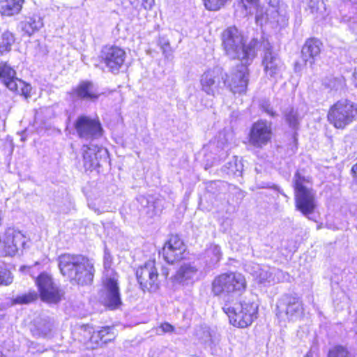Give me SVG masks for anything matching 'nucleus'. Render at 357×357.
<instances>
[{"label": "nucleus", "instance_id": "nucleus-12", "mask_svg": "<svg viewBox=\"0 0 357 357\" xmlns=\"http://www.w3.org/2000/svg\"><path fill=\"white\" fill-rule=\"evenodd\" d=\"M225 75L222 68L215 67L206 70L200 77L202 90L206 94L215 96L220 93L223 85Z\"/></svg>", "mask_w": 357, "mask_h": 357}, {"label": "nucleus", "instance_id": "nucleus-36", "mask_svg": "<svg viewBox=\"0 0 357 357\" xmlns=\"http://www.w3.org/2000/svg\"><path fill=\"white\" fill-rule=\"evenodd\" d=\"M15 41L13 34L10 31H6L2 34L1 41L0 42V53L9 52L11 50V46Z\"/></svg>", "mask_w": 357, "mask_h": 357}, {"label": "nucleus", "instance_id": "nucleus-24", "mask_svg": "<svg viewBox=\"0 0 357 357\" xmlns=\"http://www.w3.org/2000/svg\"><path fill=\"white\" fill-rule=\"evenodd\" d=\"M197 273L198 270L195 266L184 264L176 272L174 280L180 284H188L197 279Z\"/></svg>", "mask_w": 357, "mask_h": 357}, {"label": "nucleus", "instance_id": "nucleus-14", "mask_svg": "<svg viewBox=\"0 0 357 357\" xmlns=\"http://www.w3.org/2000/svg\"><path fill=\"white\" fill-rule=\"evenodd\" d=\"M272 135V123L265 120H259L250 128L248 142L253 147L262 149L271 142Z\"/></svg>", "mask_w": 357, "mask_h": 357}, {"label": "nucleus", "instance_id": "nucleus-9", "mask_svg": "<svg viewBox=\"0 0 357 357\" xmlns=\"http://www.w3.org/2000/svg\"><path fill=\"white\" fill-rule=\"evenodd\" d=\"M261 47L264 50L262 66L264 71L268 78L277 79L280 77L284 66L278 54L273 50L268 40L263 39Z\"/></svg>", "mask_w": 357, "mask_h": 357}, {"label": "nucleus", "instance_id": "nucleus-39", "mask_svg": "<svg viewBox=\"0 0 357 357\" xmlns=\"http://www.w3.org/2000/svg\"><path fill=\"white\" fill-rule=\"evenodd\" d=\"M13 282V277L9 271L5 268H0V284L8 285Z\"/></svg>", "mask_w": 357, "mask_h": 357}, {"label": "nucleus", "instance_id": "nucleus-41", "mask_svg": "<svg viewBox=\"0 0 357 357\" xmlns=\"http://www.w3.org/2000/svg\"><path fill=\"white\" fill-rule=\"evenodd\" d=\"M203 333L204 336L199 337L202 340V341L205 344L212 343V337L208 329H205Z\"/></svg>", "mask_w": 357, "mask_h": 357}, {"label": "nucleus", "instance_id": "nucleus-34", "mask_svg": "<svg viewBox=\"0 0 357 357\" xmlns=\"http://www.w3.org/2000/svg\"><path fill=\"white\" fill-rule=\"evenodd\" d=\"M328 357H356L354 352L347 347L335 345L331 347L328 352Z\"/></svg>", "mask_w": 357, "mask_h": 357}, {"label": "nucleus", "instance_id": "nucleus-5", "mask_svg": "<svg viewBox=\"0 0 357 357\" xmlns=\"http://www.w3.org/2000/svg\"><path fill=\"white\" fill-rule=\"evenodd\" d=\"M234 326L246 328L257 318L258 305L250 299H245L233 306L225 304L222 307Z\"/></svg>", "mask_w": 357, "mask_h": 357}, {"label": "nucleus", "instance_id": "nucleus-47", "mask_svg": "<svg viewBox=\"0 0 357 357\" xmlns=\"http://www.w3.org/2000/svg\"><path fill=\"white\" fill-rule=\"evenodd\" d=\"M51 331V328L50 326H48L44 331H42V335L43 336H47L49 332Z\"/></svg>", "mask_w": 357, "mask_h": 357}, {"label": "nucleus", "instance_id": "nucleus-20", "mask_svg": "<svg viewBox=\"0 0 357 357\" xmlns=\"http://www.w3.org/2000/svg\"><path fill=\"white\" fill-rule=\"evenodd\" d=\"M185 247L178 236H172L162 248L164 259L169 264H173L184 257Z\"/></svg>", "mask_w": 357, "mask_h": 357}, {"label": "nucleus", "instance_id": "nucleus-28", "mask_svg": "<svg viewBox=\"0 0 357 357\" xmlns=\"http://www.w3.org/2000/svg\"><path fill=\"white\" fill-rule=\"evenodd\" d=\"M24 0L0 1V13L2 15L12 16L21 10Z\"/></svg>", "mask_w": 357, "mask_h": 357}, {"label": "nucleus", "instance_id": "nucleus-1", "mask_svg": "<svg viewBox=\"0 0 357 357\" xmlns=\"http://www.w3.org/2000/svg\"><path fill=\"white\" fill-rule=\"evenodd\" d=\"M59 267L61 274L72 284L84 285L93 281V263L82 255H61L59 257Z\"/></svg>", "mask_w": 357, "mask_h": 357}, {"label": "nucleus", "instance_id": "nucleus-21", "mask_svg": "<svg viewBox=\"0 0 357 357\" xmlns=\"http://www.w3.org/2000/svg\"><path fill=\"white\" fill-rule=\"evenodd\" d=\"M264 17V23L269 22L280 27L285 26L289 20L285 9H282L280 7L277 8L271 4H268V7H266Z\"/></svg>", "mask_w": 357, "mask_h": 357}, {"label": "nucleus", "instance_id": "nucleus-43", "mask_svg": "<svg viewBox=\"0 0 357 357\" xmlns=\"http://www.w3.org/2000/svg\"><path fill=\"white\" fill-rule=\"evenodd\" d=\"M160 328L163 333L172 332L174 330L173 326L169 323H163L160 325Z\"/></svg>", "mask_w": 357, "mask_h": 357}, {"label": "nucleus", "instance_id": "nucleus-26", "mask_svg": "<svg viewBox=\"0 0 357 357\" xmlns=\"http://www.w3.org/2000/svg\"><path fill=\"white\" fill-rule=\"evenodd\" d=\"M43 26L42 17L38 15H33L25 18L20 23V28L24 33L28 36H31Z\"/></svg>", "mask_w": 357, "mask_h": 357}, {"label": "nucleus", "instance_id": "nucleus-13", "mask_svg": "<svg viewBox=\"0 0 357 357\" xmlns=\"http://www.w3.org/2000/svg\"><path fill=\"white\" fill-rule=\"evenodd\" d=\"M75 128L79 137L91 140L102 135V128L98 117L81 115L75 122Z\"/></svg>", "mask_w": 357, "mask_h": 357}, {"label": "nucleus", "instance_id": "nucleus-50", "mask_svg": "<svg viewBox=\"0 0 357 357\" xmlns=\"http://www.w3.org/2000/svg\"><path fill=\"white\" fill-rule=\"evenodd\" d=\"M8 112V111H5V114H6Z\"/></svg>", "mask_w": 357, "mask_h": 357}, {"label": "nucleus", "instance_id": "nucleus-30", "mask_svg": "<svg viewBox=\"0 0 357 357\" xmlns=\"http://www.w3.org/2000/svg\"><path fill=\"white\" fill-rule=\"evenodd\" d=\"M233 139V134L231 132L223 130L219 132L217 139V147L220 149L219 157L220 160L226 158L228 155L229 143Z\"/></svg>", "mask_w": 357, "mask_h": 357}, {"label": "nucleus", "instance_id": "nucleus-44", "mask_svg": "<svg viewBox=\"0 0 357 357\" xmlns=\"http://www.w3.org/2000/svg\"><path fill=\"white\" fill-rule=\"evenodd\" d=\"M263 107L264 111L270 116H273L275 115V112H273V109L269 107V105H267L266 107L263 105Z\"/></svg>", "mask_w": 357, "mask_h": 357}, {"label": "nucleus", "instance_id": "nucleus-33", "mask_svg": "<svg viewBox=\"0 0 357 357\" xmlns=\"http://www.w3.org/2000/svg\"><path fill=\"white\" fill-rule=\"evenodd\" d=\"M221 257L222 252L218 245L211 244L206 250V257L209 259L207 262L210 265L217 264L220 260Z\"/></svg>", "mask_w": 357, "mask_h": 357}, {"label": "nucleus", "instance_id": "nucleus-48", "mask_svg": "<svg viewBox=\"0 0 357 357\" xmlns=\"http://www.w3.org/2000/svg\"><path fill=\"white\" fill-rule=\"evenodd\" d=\"M2 220H3V213H2V211L0 209V227L2 225Z\"/></svg>", "mask_w": 357, "mask_h": 357}, {"label": "nucleus", "instance_id": "nucleus-46", "mask_svg": "<svg viewBox=\"0 0 357 357\" xmlns=\"http://www.w3.org/2000/svg\"><path fill=\"white\" fill-rule=\"evenodd\" d=\"M351 172L354 173V178L357 182V163L352 167Z\"/></svg>", "mask_w": 357, "mask_h": 357}, {"label": "nucleus", "instance_id": "nucleus-45", "mask_svg": "<svg viewBox=\"0 0 357 357\" xmlns=\"http://www.w3.org/2000/svg\"><path fill=\"white\" fill-rule=\"evenodd\" d=\"M353 82L355 87L357 89V68H355L353 74Z\"/></svg>", "mask_w": 357, "mask_h": 357}, {"label": "nucleus", "instance_id": "nucleus-49", "mask_svg": "<svg viewBox=\"0 0 357 357\" xmlns=\"http://www.w3.org/2000/svg\"><path fill=\"white\" fill-rule=\"evenodd\" d=\"M162 274L165 275V277H167L168 273L166 271V268L162 269Z\"/></svg>", "mask_w": 357, "mask_h": 357}, {"label": "nucleus", "instance_id": "nucleus-37", "mask_svg": "<svg viewBox=\"0 0 357 357\" xmlns=\"http://www.w3.org/2000/svg\"><path fill=\"white\" fill-rule=\"evenodd\" d=\"M342 21L347 24L351 29H356L357 27V8L352 7L349 15H342Z\"/></svg>", "mask_w": 357, "mask_h": 357}, {"label": "nucleus", "instance_id": "nucleus-11", "mask_svg": "<svg viewBox=\"0 0 357 357\" xmlns=\"http://www.w3.org/2000/svg\"><path fill=\"white\" fill-rule=\"evenodd\" d=\"M15 75V70L6 63H0V79L4 85L9 90L28 98L30 96L31 85L17 78Z\"/></svg>", "mask_w": 357, "mask_h": 357}, {"label": "nucleus", "instance_id": "nucleus-10", "mask_svg": "<svg viewBox=\"0 0 357 357\" xmlns=\"http://www.w3.org/2000/svg\"><path fill=\"white\" fill-rule=\"evenodd\" d=\"M248 63L237 65L229 74L224 73L223 85L227 86L233 93L244 94L247 91L249 82Z\"/></svg>", "mask_w": 357, "mask_h": 357}, {"label": "nucleus", "instance_id": "nucleus-25", "mask_svg": "<svg viewBox=\"0 0 357 357\" xmlns=\"http://www.w3.org/2000/svg\"><path fill=\"white\" fill-rule=\"evenodd\" d=\"M75 93L79 98L90 101L96 100L100 96L96 86L89 81L80 82L75 89Z\"/></svg>", "mask_w": 357, "mask_h": 357}, {"label": "nucleus", "instance_id": "nucleus-7", "mask_svg": "<svg viewBox=\"0 0 357 357\" xmlns=\"http://www.w3.org/2000/svg\"><path fill=\"white\" fill-rule=\"evenodd\" d=\"M357 116V104L348 100H341L329 109L328 119L337 128H344Z\"/></svg>", "mask_w": 357, "mask_h": 357}, {"label": "nucleus", "instance_id": "nucleus-22", "mask_svg": "<svg viewBox=\"0 0 357 357\" xmlns=\"http://www.w3.org/2000/svg\"><path fill=\"white\" fill-rule=\"evenodd\" d=\"M84 165L89 169L99 165L98 155H106L107 151L94 145H84L82 147Z\"/></svg>", "mask_w": 357, "mask_h": 357}, {"label": "nucleus", "instance_id": "nucleus-40", "mask_svg": "<svg viewBox=\"0 0 357 357\" xmlns=\"http://www.w3.org/2000/svg\"><path fill=\"white\" fill-rule=\"evenodd\" d=\"M160 48L162 50L163 54L167 56L170 54V45L168 40L165 38H160L159 41Z\"/></svg>", "mask_w": 357, "mask_h": 357}, {"label": "nucleus", "instance_id": "nucleus-3", "mask_svg": "<svg viewBox=\"0 0 357 357\" xmlns=\"http://www.w3.org/2000/svg\"><path fill=\"white\" fill-rule=\"evenodd\" d=\"M112 257L107 251L105 252L103 259V288L105 291L104 301L105 305L111 308L116 309L121 305V299L118 283V275L112 268Z\"/></svg>", "mask_w": 357, "mask_h": 357}, {"label": "nucleus", "instance_id": "nucleus-27", "mask_svg": "<svg viewBox=\"0 0 357 357\" xmlns=\"http://www.w3.org/2000/svg\"><path fill=\"white\" fill-rule=\"evenodd\" d=\"M246 11V14H252L255 11V21L258 25L262 26L264 22V7L259 3V0H245L241 3Z\"/></svg>", "mask_w": 357, "mask_h": 357}, {"label": "nucleus", "instance_id": "nucleus-35", "mask_svg": "<svg viewBox=\"0 0 357 357\" xmlns=\"http://www.w3.org/2000/svg\"><path fill=\"white\" fill-rule=\"evenodd\" d=\"M324 84L331 90L338 91L345 86L346 81L342 76L331 77L325 80Z\"/></svg>", "mask_w": 357, "mask_h": 357}, {"label": "nucleus", "instance_id": "nucleus-18", "mask_svg": "<svg viewBox=\"0 0 357 357\" xmlns=\"http://www.w3.org/2000/svg\"><path fill=\"white\" fill-rule=\"evenodd\" d=\"M277 307L278 312H284L289 320L296 321L303 314V303L296 295H283L279 300Z\"/></svg>", "mask_w": 357, "mask_h": 357}, {"label": "nucleus", "instance_id": "nucleus-19", "mask_svg": "<svg viewBox=\"0 0 357 357\" xmlns=\"http://www.w3.org/2000/svg\"><path fill=\"white\" fill-rule=\"evenodd\" d=\"M36 283L43 301L54 303L59 301V290L50 275L46 273H40L36 278Z\"/></svg>", "mask_w": 357, "mask_h": 357}, {"label": "nucleus", "instance_id": "nucleus-16", "mask_svg": "<svg viewBox=\"0 0 357 357\" xmlns=\"http://www.w3.org/2000/svg\"><path fill=\"white\" fill-rule=\"evenodd\" d=\"M27 238L19 230L7 228L0 236V243L6 255L14 256L19 250L25 248Z\"/></svg>", "mask_w": 357, "mask_h": 357}, {"label": "nucleus", "instance_id": "nucleus-42", "mask_svg": "<svg viewBox=\"0 0 357 357\" xmlns=\"http://www.w3.org/2000/svg\"><path fill=\"white\" fill-rule=\"evenodd\" d=\"M319 3V0H310L308 3V7L311 10V13H314L317 12L318 6L317 4Z\"/></svg>", "mask_w": 357, "mask_h": 357}, {"label": "nucleus", "instance_id": "nucleus-38", "mask_svg": "<svg viewBox=\"0 0 357 357\" xmlns=\"http://www.w3.org/2000/svg\"><path fill=\"white\" fill-rule=\"evenodd\" d=\"M37 297L38 295L36 292H29V294L17 296L13 300V303L15 304H27L35 301L37 298Z\"/></svg>", "mask_w": 357, "mask_h": 357}, {"label": "nucleus", "instance_id": "nucleus-8", "mask_svg": "<svg viewBox=\"0 0 357 357\" xmlns=\"http://www.w3.org/2000/svg\"><path fill=\"white\" fill-rule=\"evenodd\" d=\"M244 270L250 274L257 282L264 286L282 282L286 278V274L282 271L251 261L245 264Z\"/></svg>", "mask_w": 357, "mask_h": 357}, {"label": "nucleus", "instance_id": "nucleus-2", "mask_svg": "<svg viewBox=\"0 0 357 357\" xmlns=\"http://www.w3.org/2000/svg\"><path fill=\"white\" fill-rule=\"evenodd\" d=\"M257 40L245 45L241 32L236 26H229L222 33V46L225 54L232 59H238L242 63H250L256 56Z\"/></svg>", "mask_w": 357, "mask_h": 357}, {"label": "nucleus", "instance_id": "nucleus-6", "mask_svg": "<svg viewBox=\"0 0 357 357\" xmlns=\"http://www.w3.org/2000/svg\"><path fill=\"white\" fill-rule=\"evenodd\" d=\"M296 206L303 215L311 214L316 206L315 193L308 188L309 181L299 172L294 175Z\"/></svg>", "mask_w": 357, "mask_h": 357}, {"label": "nucleus", "instance_id": "nucleus-4", "mask_svg": "<svg viewBox=\"0 0 357 357\" xmlns=\"http://www.w3.org/2000/svg\"><path fill=\"white\" fill-rule=\"evenodd\" d=\"M246 280L240 273L228 272L215 278L212 291L216 296H233L241 295L246 289Z\"/></svg>", "mask_w": 357, "mask_h": 357}, {"label": "nucleus", "instance_id": "nucleus-17", "mask_svg": "<svg viewBox=\"0 0 357 357\" xmlns=\"http://www.w3.org/2000/svg\"><path fill=\"white\" fill-rule=\"evenodd\" d=\"M136 276L144 291H155L158 289V273L155 261H148L144 266L137 268Z\"/></svg>", "mask_w": 357, "mask_h": 357}, {"label": "nucleus", "instance_id": "nucleus-15", "mask_svg": "<svg viewBox=\"0 0 357 357\" xmlns=\"http://www.w3.org/2000/svg\"><path fill=\"white\" fill-rule=\"evenodd\" d=\"M126 54L123 49L116 45H105L100 53V59L109 72L119 73L123 66Z\"/></svg>", "mask_w": 357, "mask_h": 357}, {"label": "nucleus", "instance_id": "nucleus-31", "mask_svg": "<svg viewBox=\"0 0 357 357\" xmlns=\"http://www.w3.org/2000/svg\"><path fill=\"white\" fill-rule=\"evenodd\" d=\"M132 8L137 12L139 17H147L148 13L155 6V0H129Z\"/></svg>", "mask_w": 357, "mask_h": 357}, {"label": "nucleus", "instance_id": "nucleus-29", "mask_svg": "<svg viewBox=\"0 0 357 357\" xmlns=\"http://www.w3.org/2000/svg\"><path fill=\"white\" fill-rule=\"evenodd\" d=\"M115 338L113 327H102L101 329L93 331L91 341L96 344H106Z\"/></svg>", "mask_w": 357, "mask_h": 357}, {"label": "nucleus", "instance_id": "nucleus-32", "mask_svg": "<svg viewBox=\"0 0 357 357\" xmlns=\"http://www.w3.org/2000/svg\"><path fill=\"white\" fill-rule=\"evenodd\" d=\"M285 120L289 126L296 129L298 128L300 121L304 116V112L298 108H290L285 113Z\"/></svg>", "mask_w": 357, "mask_h": 357}, {"label": "nucleus", "instance_id": "nucleus-23", "mask_svg": "<svg viewBox=\"0 0 357 357\" xmlns=\"http://www.w3.org/2000/svg\"><path fill=\"white\" fill-rule=\"evenodd\" d=\"M321 43L319 40L312 38L307 40L302 49V56L305 63L310 66L319 56Z\"/></svg>", "mask_w": 357, "mask_h": 357}]
</instances>
